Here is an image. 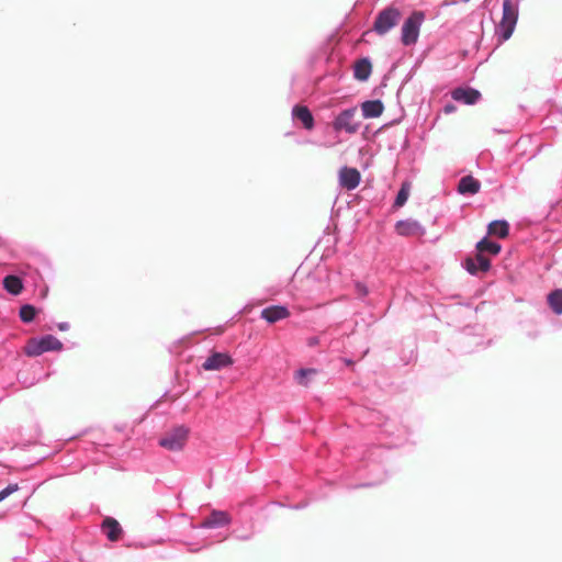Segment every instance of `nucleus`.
<instances>
[{
    "instance_id": "18",
    "label": "nucleus",
    "mask_w": 562,
    "mask_h": 562,
    "mask_svg": "<svg viewBox=\"0 0 562 562\" xmlns=\"http://www.w3.org/2000/svg\"><path fill=\"white\" fill-rule=\"evenodd\" d=\"M361 109L364 117L373 119L382 114L384 105L380 100H370L363 102Z\"/></svg>"
},
{
    "instance_id": "4",
    "label": "nucleus",
    "mask_w": 562,
    "mask_h": 562,
    "mask_svg": "<svg viewBox=\"0 0 562 562\" xmlns=\"http://www.w3.org/2000/svg\"><path fill=\"white\" fill-rule=\"evenodd\" d=\"M401 18L402 13L397 8L387 7L376 15L373 24V31L379 35H384L398 24Z\"/></svg>"
},
{
    "instance_id": "7",
    "label": "nucleus",
    "mask_w": 562,
    "mask_h": 562,
    "mask_svg": "<svg viewBox=\"0 0 562 562\" xmlns=\"http://www.w3.org/2000/svg\"><path fill=\"white\" fill-rule=\"evenodd\" d=\"M233 358L227 352H212L203 362L202 368L206 371L221 370L231 367Z\"/></svg>"
},
{
    "instance_id": "1",
    "label": "nucleus",
    "mask_w": 562,
    "mask_h": 562,
    "mask_svg": "<svg viewBox=\"0 0 562 562\" xmlns=\"http://www.w3.org/2000/svg\"><path fill=\"white\" fill-rule=\"evenodd\" d=\"M518 10L513 0H503V16L497 26L502 41H507L516 26Z\"/></svg>"
},
{
    "instance_id": "26",
    "label": "nucleus",
    "mask_w": 562,
    "mask_h": 562,
    "mask_svg": "<svg viewBox=\"0 0 562 562\" xmlns=\"http://www.w3.org/2000/svg\"><path fill=\"white\" fill-rule=\"evenodd\" d=\"M16 491H19V485L16 483L9 484L5 488L0 491V502H2L3 499H5L8 496L15 493Z\"/></svg>"
},
{
    "instance_id": "27",
    "label": "nucleus",
    "mask_w": 562,
    "mask_h": 562,
    "mask_svg": "<svg viewBox=\"0 0 562 562\" xmlns=\"http://www.w3.org/2000/svg\"><path fill=\"white\" fill-rule=\"evenodd\" d=\"M356 289H357V293L361 296H364L368 294V289L364 284L357 283Z\"/></svg>"
},
{
    "instance_id": "2",
    "label": "nucleus",
    "mask_w": 562,
    "mask_h": 562,
    "mask_svg": "<svg viewBox=\"0 0 562 562\" xmlns=\"http://www.w3.org/2000/svg\"><path fill=\"white\" fill-rule=\"evenodd\" d=\"M63 344L53 335H46L41 339H30L24 347V352L30 357H36L47 351H58Z\"/></svg>"
},
{
    "instance_id": "23",
    "label": "nucleus",
    "mask_w": 562,
    "mask_h": 562,
    "mask_svg": "<svg viewBox=\"0 0 562 562\" xmlns=\"http://www.w3.org/2000/svg\"><path fill=\"white\" fill-rule=\"evenodd\" d=\"M36 310L33 305L26 304L20 308V317L24 323H30L34 319Z\"/></svg>"
},
{
    "instance_id": "25",
    "label": "nucleus",
    "mask_w": 562,
    "mask_h": 562,
    "mask_svg": "<svg viewBox=\"0 0 562 562\" xmlns=\"http://www.w3.org/2000/svg\"><path fill=\"white\" fill-rule=\"evenodd\" d=\"M408 194H409L408 186L407 184H403L401 190L398 191V193L396 195V199H395V202H394V206H396V207L403 206L404 203L408 199Z\"/></svg>"
},
{
    "instance_id": "28",
    "label": "nucleus",
    "mask_w": 562,
    "mask_h": 562,
    "mask_svg": "<svg viewBox=\"0 0 562 562\" xmlns=\"http://www.w3.org/2000/svg\"><path fill=\"white\" fill-rule=\"evenodd\" d=\"M457 110L456 105L452 103L446 104L443 108L445 113L449 114Z\"/></svg>"
},
{
    "instance_id": "5",
    "label": "nucleus",
    "mask_w": 562,
    "mask_h": 562,
    "mask_svg": "<svg viewBox=\"0 0 562 562\" xmlns=\"http://www.w3.org/2000/svg\"><path fill=\"white\" fill-rule=\"evenodd\" d=\"M188 438V429L178 427L159 440V445L167 450H181Z\"/></svg>"
},
{
    "instance_id": "21",
    "label": "nucleus",
    "mask_w": 562,
    "mask_h": 562,
    "mask_svg": "<svg viewBox=\"0 0 562 562\" xmlns=\"http://www.w3.org/2000/svg\"><path fill=\"white\" fill-rule=\"evenodd\" d=\"M502 247L499 244L491 241L488 238L484 237L476 244L477 252L484 255V252H488L493 256L499 254Z\"/></svg>"
},
{
    "instance_id": "8",
    "label": "nucleus",
    "mask_w": 562,
    "mask_h": 562,
    "mask_svg": "<svg viewBox=\"0 0 562 562\" xmlns=\"http://www.w3.org/2000/svg\"><path fill=\"white\" fill-rule=\"evenodd\" d=\"M339 184L347 190L356 189L361 180V175L356 168L342 167L339 170Z\"/></svg>"
},
{
    "instance_id": "17",
    "label": "nucleus",
    "mask_w": 562,
    "mask_h": 562,
    "mask_svg": "<svg viewBox=\"0 0 562 562\" xmlns=\"http://www.w3.org/2000/svg\"><path fill=\"white\" fill-rule=\"evenodd\" d=\"M372 71L371 61L368 58H361L356 61L353 67V76L360 81H366Z\"/></svg>"
},
{
    "instance_id": "24",
    "label": "nucleus",
    "mask_w": 562,
    "mask_h": 562,
    "mask_svg": "<svg viewBox=\"0 0 562 562\" xmlns=\"http://www.w3.org/2000/svg\"><path fill=\"white\" fill-rule=\"evenodd\" d=\"M316 374L315 369H301L296 372V381L303 386L308 385V378Z\"/></svg>"
},
{
    "instance_id": "3",
    "label": "nucleus",
    "mask_w": 562,
    "mask_h": 562,
    "mask_svg": "<svg viewBox=\"0 0 562 562\" xmlns=\"http://www.w3.org/2000/svg\"><path fill=\"white\" fill-rule=\"evenodd\" d=\"M425 20L422 11H414L403 23L401 41L405 46L413 45L419 36V29Z\"/></svg>"
},
{
    "instance_id": "13",
    "label": "nucleus",
    "mask_w": 562,
    "mask_h": 562,
    "mask_svg": "<svg viewBox=\"0 0 562 562\" xmlns=\"http://www.w3.org/2000/svg\"><path fill=\"white\" fill-rule=\"evenodd\" d=\"M231 518L226 512L213 510L209 517L200 524L202 528H216L228 525Z\"/></svg>"
},
{
    "instance_id": "6",
    "label": "nucleus",
    "mask_w": 562,
    "mask_h": 562,
    "mask_svg": "<svg viewBox=\"0 0 562 562\" xmlns=\"http://www.w3.org/2000/svg\"><path fill=\"white\" fill-rule=\"evenodd\" d=\"M357 109L344 110L334 121L333 126L335 131H346L347 133H356L358 124L355 122Z\"/></svg>"
},
{
    "instance_id": "9",
    "label": "nucleus",
    "mask_w": 562,
    "mask_h": 562,
    "mask_svg": "<svg viewBox=\"0 0 562 562\" xmlns=\"http://www.w3.org/2000/svg\"><path fill=\"white\" fill-rule=\"evenodd\" d=\"M465 268L471 274H476L477 272H486L491 267V261L484 255L477 252L475 257H469L465 259Z\"/></svg>"
},
{
    "instance_id": "20",
    "label": "nucleus",
    "mask_w": 562,
    "mask_h": 562,
    "mask_svg": "<svg viewBox=\"0 0 562 562\" xmlns=\"http://www.w3.org/2000/svg\"><path fill=\"white\" fill-rule=\"evenodd\" d=\"M3 288L13 295H19L23 290L22 280L16 276H7L3 279Z\"/></svg>"
},
{
    "instance_id": "16",
    "label": "nucleus",
    "mask_w": 562,
    "mask_h": 562,
    "mask_svg": "<svg viewBox=\"0 0 562 562\" xmlns=\"http://www.w3.org/2000/svg\"><path fill=\"white\" fill-rule=\"evenodd\" d=\"M292 114L295 119L300 120L306 130L314 127V119L307 106L295 105L292 110Z\"/></svg>"
},
{
    "instance_id": "15",
    "label": "nucleus",
    "mask_w": 562,
    "mask_h": 562,
    "mask_svg": "<svg viewBox=\"0 0 562 562\" xmlns=\"http://www.w3.org/2000/svg\"><path fill=\"white\" fill-rule=\"evenodd\" d=\"M481 189V182L473 176H464L459 180L458 192L460 194H475Z\"/></svg>"
},
{
    "instance_id": "22",
    "label": "nucleus",
    "mask_w": 562,
    "mask_h": 562,
    "mask_svg": "<svg viewBox=\"0 0 562 562\" xmlns=\"http://www.w3.org/2000/svg\"><path fill=\"white\" fill-rule=\"evenodd\" d=\"M548 304L555 314H562V289H558L549 293Z\"/></svg>"
},
{
    "instance_id": "12",
    "label": "nucleus",
    "mask_w": 562,
    "mask_h": 562,
    "mask_svg": "<svg viewBox=\"0 0 562 562\" xmlns=\"http://www.w3.org/2000/svg\"><path fill=\"white\" fill-rule=\"evenodd\" d=\"M452 99L464 104H474L481 97V93L472 88H457L451 93Z\"/></svg>"
},
{
    "instance_id": "10",
    "label": "nucleus",
    "mask_w": 562,
    "mask_h": 562,
    "mask_svg": "<svg viewBox=\"0 0 562 562\" xmlns=\"http://www.w3.org/2000/svg\"><path fill=\"white\" fill-rule=\"evenodd\" d=\"M101 529L106 536V538L112 542L119 541L123 535V529L121 525L116 519L112 517H106L102 521Z\"/></svg>"
},
{
    "instance_id": "11",
    "label": "nucleus",
    "mask_w": 562,
    "mask_h": 562,
    "mask_svg": "<svg viewBox=\"0 0 562 562\" xmlns=\"http://www.w3.org/2000/svg\"><path fill=\"white\" fill-rule=\"evenodd\" d=\"M289 316V310L285 306L281 305L269 306L261 311V318H263L270 324L288 318Z\"/></svg>"
},
{
    "instance_id": "14",
    "label": "nucleus",
    "mask_w": 562,
    "mask_h": 562,
    "mask_svg": "<svg viewBox=\"0 0 562 562\" xmlns=\"http://www.w3.org/2000/svg\"><path fill=\"white\" fill-rule=\"evenodd\" d=\"M397 234L402 236H414L423 233L422 225L412 218L398 221L395 225Z\"/></svg>"
},
{
    "instance_id": "19",
    "label": "nucleus",
    "mask_w": 562,
    "mask_h": 562,
    "mask_svg": "<svg viewBox=\"0 0 562 562\" xmlns=\"http://www.w3.org/2000/svg\"><path fill=\"white\" fill-rule=\"evenodd\" d=\"M508 232L509 225L506 221H493L487 227L488 235L496 236L498 238L507 237Z\"/></svg>"
}]
</instances>
